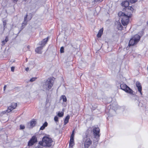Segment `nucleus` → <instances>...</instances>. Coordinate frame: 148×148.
<instances>
[{"instance_id": "obj_39", "label": "nucleus", "mask_w": 148, "mask_h": 148, "mask_svg": "<svg viewBox=\"0 0 148 148\" xmlns=\"http://www.w3.org/2000/svg\"><path fill=\"white\" fill-rule=\"evenodd\" d=\"M5 25V23L3 22V25L4 26Z\"/></svg>"}, {"instance_id": "obj_30", "label": "nucleus", "mask_w": 148, "mask_h": 148, "mask_svg": "<svg viewBox=\"0 0 148 148\" xmlns=\"http://www.w3.org/2000/svg\"><path fill=\"white\" fill-rule=\"evenodd\" d=\"M103 0H95V2H96L100 3Z\"/></svg>"}, {"instance_id": "obj_8", "label": "nucleus", "mask_w": 148, "mask_h": 148, "mask_svg": "<svg viewBox=\"0 0 148 148\" xmlns=\"http://www.w3.org/2000/svg\"><path fill=\"white\" fill-rule=\"evenodd\" d=\"M17 106V103H13L11 104V105L8 107L7 110L4 111L5 113H8L11 112L13 109H15Z\"/></svg>"}, {"instance_id": "obj_26", "label": "nucleus", "mask_w": 148, "mask_h": 148, "mask_svg": "<svg viewBox=\"0 0 148 148\" xmlns=\"http://www.w3.org/2000/svg\"><path fill=\"white\" fill-rule=\"evenodd\" d=\"M60 52L61 53H63L64 52V48L63 47H61L60 49Z\"/></svg>"}, {"instance_id": "obj_32", "label": "nucleus", "mask_w": 148, "mask_h": 148, "mask_svg": "<svg viewBox=\"0 0 148 148\" xmlns=\"http://www.w3.org/2000/svg\"><path fill=\"white\" fill-rule=\"evenodd\" d=\"M14 67L13 66H12L11 68V71H12L14 72Z\"/></svg>"}, {"instance_id": "obj_37", "label": "nucleus", "mask_w": 148, "mask_h": 148, "mask_svg": "<svg viewBox=\"0 0 148 148\" xmlns=\"http://www.w3.org/2000/svg\"><path fill=\"white\" fill-rule=\"evenodd\" d=\"M74 130H73L72 132V134H74Z\"/></svg>"}, {"instance_id": "obj_36", "label": "nucleus", "mask_w": 148, "mask_h": 148, "mask_svg": "<svg viewBox=\"0 0 148 148\" xmlns=\"http://www.w3.org/2000/svg\"><path fill=\"white\" fill-rule=\"evenodd\" d=\"M6 85H5V86H4V87H3V90H4V91H5V88H6Z\"/></svg>"}, {"instance_id": "obj_41", "label": "nucleus", "mask_w": 148, "mask_h": 148, "mask_svg": "<svg viewBox=\"0 0 148 148\" xmlns=\"http://www.w3.org/2000/svg\"><path fill=\"white\" fill-rule=\"evenodd\" d=\"M17 0H15V1H16Z\"/></svg>"}, {"instance_id": "obj_27", "label": "nucleus", "mask_w": 148, "mask_h": 148, "mask_svg": "<svg viewBox=\"0 0 148 148\" xmlns=\"http://www.w3.org/2000/svg\"><path fill=\"white\" fill-rule=\"evenodd\" d=\"M58 118L57 116H56L54 117V120L56 122H58Z\"/></svg>"}, {"instance_id": "obj_10", "label": "nucleus", "mask_w": 148, "mask_h": 148, "mask_svg": "<svg viewBox=\"0 0 148 148\" xmlns=\"http://www.w3.org/2000/svg\"><path fill=\"white\" fill-rule=\"evenodd\" d=\"M136 86L137 87L138 91L140 92L141 95H142L141 92L142 87L140 84L138 82H137L136 83Z\"/></svg>"}, {"instance_id": "obj_20", "label": "nucleus", "mask_w": 148, "mask_h": 148, "mask_svg": "<svg viewBox=\"0 0 148 148\" xmlns=\"http://www.w3.org/2000/svg\"><path fill=\"white\" fill-rule=\"evenodd\" d=\"M35 143L33 142L32 141H30V140H29L28 143V146H32Z\"/></svg>"}, {"instance_id": "obj_40", "label": "nucleus", "mask_w": 148, "mask_h": 148, "mask_svg": "<svg viewBox=\"0 0 148 148\" xmlns=\"http://www.w3.org/2000/svg\"><path fill=\"white\" fill-rule=\"evenodd\" d=\"M113 112L114 113H115V111H113Z\"/></svg>"}, {"instance_id": "obj_34", "label": "nucleus", "mask_w": 148, "mask_h": 148, "mask_svg": "<svg viewBox=\"0 0 148 148\" xmlns=\"http://www.w3.org/2000/svg\"><path fill=\"white\" fill-rule=\"evenodd\" d=\"M6 42H5V40H3L2 41V45H4Z\"/></svg>"}, {"instance_id": "obj_7", "label": "nucleus", "mask_w": 148, "mask_h": 148, "mask_svg": "<svg viewBox=\"0 0 148 148\" xmlns=\"http://www.w3.org/2000/svg\"><path fill=\"white\" fill-rule=\"evenodd\" d=\"M120 87L121 89L125 91L126 92L130 93L131 94H133V90L126 84H121L120 85Z\"/></svg>"}, {"instance_id": "obj_28", "label": "nucleus", "mask_w": 148, "mask_h": 148, "mask_svg": "<svg viewBox=\"0 0 148 148\" xmlns=\"http://www.w3.org/2000/svg\"><path fill=\"white\" fill-rule=\"evenodd\" d=\"M137 0H129V1L131 3H135Z\"/></svg>"}, {"instance_id": "obj_21", "label": "nucleus", "mask_w": 148, "mask_h": 148, "mask_svg": "<svg viewBox=\"0 0 148 148\" xmlns=\"http://www.w3.org/2000/svg\"><path fill=\"white\" fill-rule=\"evenodd\" d=\"M64 115L63 112H59L58 114V116L60 117H62Z\"/></svg>"}, {"instance_id": "obj_33", "label": "nucleus", "mask_w": 148, "mask_h": 148, "mask_svg": "<svg viewBox=\"0 0 148 148\" xmlns=\"http://www.w3.org/2000/svg\"><path fill=\"white\" fill-rule=\"evenodd\" d=\"M5 42H7L8 40V37H5Z\"/></svg>"}, {"instance_id": "obj_12", "label": "nucleus", "mask_w": 148, "mask_h": 148, "mask_svg": "<svg viewBox=\"0 0 148 148\" xmlns=\"http://www.w3.org/2000/svg\"><path fill=\"white\" fill-rule=\"evenodd\" d=\"M27 15H26L24 17V21L22 23V27L25 25L27 24Z\"/></svg>"}, {"instance_id": "obj_11", "label": "nucleus", "mask_w": 148, "mask_h": 148, "mask_svg": "<svg viewBox=\"0 0 148 148\" xmlns=\"http://www.w3.org/2000/svg\"><path fill=\"white\" fill-rule=\"evenodd\" d=\"M122 6L124 7L125 8H127L129 5V2L127 1L123 2L121 3Z\"/></svg>"}, {"instance_id": "obj_23", "label": "nucleus", "mask_w": 148, "mask_h": 148, "mask_svg": "<svg viewBox=\"0 0 148 148\" xmlns=\"http://www.w3.org/2000/svg\"><path fill=\"white\" fill-rule=\"evenodd\" d=\"M127 9L130 10V11L132 12L134 10V9L133 7L131 6H129L127 7Z\"/></svg>"}, {"instance_id": "obj_22", "label": "nucleus", "mask_w": 148, "mask_h": 148, "mask_svg": "<svg viewBox=\"0 0 148 148\" xmlns=\"http://www.w3.org/2000/svg\"><path fill=\"white\" fill-rule=\"evenodd\" d=\"M62 98L63 100V101L64 102H66L67 99L66 96L65 95H62Z\"/></svg>"}, {"instance_id": "obj_6", "label": "nucleus", "mask_w": 148, "mask_h": 148, "mask_svg": "<svg viewBox=\"0 0 148 148\" xmlns=\"http://www.w3.org/2000/svg\"><path fill=\"white\" fill-rule=\"evenodd\" d=\"M140 37L138 35H136L130 40L129 45L133 46L136 44L139 41Z\"/></svg>"}, {"instance_id": "obj_13", "label": "nucleus", "mask_w": 148, "mask_h": 148, "mask_svg": "<svg viewBox=\"0 0 148 148\" xmlns=\"http://www.w3.org/2000/svg\"><path fill=\"white\" fill-rule=\"evenodd\" d=\"M48 125V123L47 122H45V123L43 124V125L40 128V130H43L45 128L47 127Z\"/></svg>"}, {"instance_id": "obj_5", "label": "nucleus", "mask_w": 148, "mask_h": 148, "mask_svg": "<svg viewBox=\"0 0 148 148\" xmlns=\"http://www.w3.org/2000/svg\"><path fill=\"white\" fill-rule=\"evenodd\" d=\"M48 40V38H47L44 39L41 42H40L39 45H41V46L37 47L35 49V51L37 53L39 54L42 53V50Z\"/></svg>"}, {"instance_id": "obj_24", "label": "nucleus", "mask_w": 148, "mask_h": 148, "mask_svg": "<svg viewBox=\"0 0 148 148\" xmlns=\"http://www.w3.org/2000/svg\"><path fill=\"white\" fill-rule=\"evenodd\" d=\"M39 145H38V146L36 147V148H42L43 146H44L42 145V144H39Z\"/></svg>"}, {"instance_id": "obj_25", "label": "nucleus", "mask_w": 148, "mask_h": 148, "mask_svg": "<svg viewBox=\"0 0 148 148\" xmlns=\"http://www.w3.org/2000/svg\"><path fill=\"white\" fill-rule=\"evenodd\" d=\"M36 79H37L36 77H32L30 79V81L31 82H34V81H35Z\"/></svg>"}, {"instance_id": "obj_2", "label": "nucleus", "mask_w": 148, "mask_h": 148, "mask_svg": "<svg viewBox=\"0 0 148 148\" xmlns=\"http://www.w3.org/2000/svg\"><path fill=\"white\" fill-rule=\"evenodd\" d=\"M53 143L52 139L48 136H44L42 139V142H39V144H42L44 147H50L52 146Z\"/></svg>"}, {"instance_id": "obj_16", "label": "nucleus", "mask_w": 148, "mask_h": 148, "mask_svg": "<svg viewBox=\"0 0 148 148\" xmlns=\"http://www.w3.org/2000/svg\"><path fill=\"white\" fill-rule=\"evenodd\" d=\"M74 145V139H70L69 143V146L70 147H72Z\"/></svg>"}, {"instance_id": "obj_19", "label": "nucleus", "mask_w": 148, "mask_h": 148, "mask_svg": "<svg viewBox=\"0 0 148 148\" xmlns=\"http://www.w3.org/2000/svg\"><path fill=\"white\" fill-rule=\"evenodd\" d=\"M123 27L120 23H118L117 28L119 30H121L122 29Z\"/></svg>"}, {"instance_id": "obj_42", "label": "nucleus", "mask_w": 148, "mask_h": 148, "mask_svg": "<svg viewBox=\"0 0 148 148\" xmlns=\"http://www.w3.org/2000/svg\"><path fill=\"white\" fill-rule=\"evenodd\" d=\"M147 36H148V34L147 35Z\"/></svg>"}, {"instance_id": "obj_15", "label": "nucleus", "mask_w": 148, "mask_h": 148, "mask_svg": "<svg viewBox=\"0 0 148 148\" xmlns=\"http://www.w3.org/2000/svg\"><path fill=\"white\" fill-rule=\"evenodd\" d=\"M69 118L70 116L69 115H67L66 116L64 121V124L65 125H66L68 123Z\"/></svg>"}, {"instance_id": "obj_4", "label": "nucleus", "mask_w": 148, "mask_h": 148, "mask_svg": "<svg viewBox=\"0 0 148 148\" xmlns=\"http://www.w3.org/2000/svg\"><path fill=\"white\" fill-rule=\"evenodd\" d=\"M90 136L89 134H86L83 139L85 148H88L92 144V141L90 139Z\"/></svg>"}, {"instance_id": "obj_38", "label": "nucleus", "mask_w": 148, "mask_h": 148, "mask_svg": "<svg viewBox=\"0 0 148 148\" xmlns=\"http://www.w3.org/2000/svg\"><path fill=\"white\" fill-rule=\"evenodd\" d=\"M31 18V17H30V18H29V20H30Z\"/></svg>"}, {"instance_id": "obj_3", "label": "nucleus", "mask_w": 148, "mask_h": 148, "mask_svg": "<svg viewBox=\"0 0 148 148\" xmlns=\"http://www.w3.org/2000/svg\"><path fill=\"white\" fill-rule=\"evenodd\" d=\"M53 83L52 82V80L50 79H48L43 84L42 88L44 91L49 90L52 86Z\"/></svg>"}, {"instance_id": "obj_43", "label": "nucleus", "mask_w": 148, "mask_h": 148, "mask_svg": "<svg viewBox=\"0 0 148 148\" xmlns=\"http://www.w3.org/2000/svg\"><path fill=\"white\" fill-rule=\"evenodd\" d=\"M84 148H85V147Z\"/></svg>"}, {"instance_id": "obj_31", "label": "nucleus", "mask_w": 148, "mask_h": 148, "mask_svg": "<svg viewBox=\"0 0 148 148\" xmlns=\"http://www.w3.org/2000/svg\"><path fill=\"white\" fill-rule=\"evenodd\" d=\"M74 136V135L71 134V137H70V139H73Z\"/></svg>"}, {"instance_id": "obj_1", "label": "nucleus", "mask_w": 148, "mask_h": 148, "mask_svg": "<svg viewBox=\"0 0 148 148\" xmlns=\"http://www.w3.org/2000/svg\"><path fill=\"white\" fill-rule=\"evenodd\" d=\"M119 17L121 19V23L123 25H127L129 23V18L131 16L132 14L130 13L119 12L118 14Z\"/></svg>"}, {"instance_id": "obj_29", "label": "nucleus", "mask_w": 148, "mask_h": 148, "mask_svg": "<svg viewBox=\"0 0 148 148\" xmlns=\"http://www.w3.org/2000/svg\"><path fill=\"white\" fill-rule=\"evenodd\" d=\"M25 128V127L24 125H20V128L21 129H24Z\"/></svg>"}, {"instance_id": "obj_9", "label": "nucleus", "mask_w": 148, "mask_h": 148, "mask_svg": "<svg viewBox=\"0 0 148 148\" xmlns=\"http://www.w3.org/2000/svg\"><path fill=\"white\" fill-rule=\"evenodd\" d=\"M94 135L95 138H98L100 136L99 134L100 130L98 127H95L93 129Z\"/></svg>"}, {"instance_id": "obj_17", "label": "nucleus", "mask_w": 148, "mask_h": 148, "mask_svg": "<svg viewBox=\"0 0 148 148\" xmlns=\"http://www.w3.org/2000/svg\"><path fill=\"white\" fill-rule=\"evenodd\" d=\"M36 124V121L34 120L31 121L30 123V125L32 127L34 126Z\"/></svg>"}, {"instance_id": "obj_35", "label": "nucleus", "mask_w": 148, "mask_h": 148, "mask_svg": "<svg viewBox=\"0 0 148 148\" xmlns=\"http://www.w3.org/2000/svg\"><path fill=\"white\" fill-rule=\"evenodd\" d=\"M29 70V69L28 67L26 68L25 69V70L27 71H28Z\"/></svg>"}, {"instance_id": "obj_18", "label": "nucleus", "mask_w": 148, "mask_h": 148, "mask_svg": "<svg viewBox=\"0 0 148 148\" xmlns=\"http://www.w3.org/2000/svg\"><path fill=\"white\" fill-rule=\"evenodd\" d=\"M30 141H32L33 142L35 143L37 141V139L35 136H33L30 140Z\"/></svg>"}, {"instance_id": "obj_14", "label": "nucleus", "mask_w": 148, "mask_h": 148, "mask_svg": "<svg viewBox=\"0 0 148 148\" xmlns=\"http://www.w3.org/2000/svg\"><path fill=\"white\" fill-rule=\"evenodd\" d=\"M103 29H101L99 30L98 33L97 35V36L98 37H101L103 32Z\"/></svg>"}]
</instances>
